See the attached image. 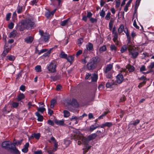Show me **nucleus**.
Segmentation results:
<instances>
[{"label":"nucleus","mask_w":154,"mask_h":154,"mask_svg":"<svg viewBox=\"0 0 154 154\" xmlns=\"http://www.w3.org/2000/svg\"><path fill=\"white\" fill-rule=\"evenodd\" d=\"M34 24L32 20L29 19H26L21 21V23L19 24L18 28L20 31H22L25 28L28 29L32 28Z\"/></svg>","instance_id":"1"},{"label":"nucleus","mask_w":154,"mask_h":154,"mask_svg":"<svg viewBox=\"0 0 154 154\" xmlns=\"http://www.w3.org/2000/svg\"><path fill=\"white\" fill-rule=\"evenodd\" d=\"M129 42L128 44V49L129 52V55L133 58H136L138 55V53L135 48Z\"/></svg>","instance_id":"2"},{"label":"nucleus","mask_w":154,"mask_h":154,"mask_svg":"<svg viewBox=\"0 0 154 154\" xmlns=\"http://www.w3.org/2000/svg\"><path fill=\"white\" fill-rule=\"evenodd\" d=\"M97 62V57L92 58L90 62L87 64V68L89 69H91L94 68L96 66Z\"/></svg>","instance_id":"3"},{"label":"nucleus","mask_w":154,"mask_h":154,"mask_svg":"<svg viewBox=\"0 0 154 154\" xmlns=\"http://www.w3.org/2000/svg\"><path fill=\"white\" fill-rule=\"evenodd\" d=\"M50 142L51 143H52L54 144V148L53 149L49 150L48 151V152L49 154H51L53 152H54L57 150L58 147V144L55 138L53 137H51V138Z\"/></svg>","instance_id":"4"},{"label":"nucleus","mask_w":154,"mask_h":154,"mask_svg":"<svg viewBox=\"0 0 154 154\" xmlns=\"http://www.w3.org/2000/svg\"><path fill=\"white\" fill-rule=\"evenodd\" d=\"M56 65L52 62L47 65V69L49 73H54L56 72Z\"/></svg>","instance_id":"5"},{"label":"nucleus","mask_w":154,"mask_h":154,"mask_svg":"<svg viewBox=\"0 0 154 154\" xmlns=\"http://www.w3.org/2000/svg\"><path fill=\"white\" fill-rule=\"evenodd\" d=\"M113 40L115 43L117 45L118 44L119 41L118 40V33L115 31V29L113 28L112 30Z\"/></svg>","instance_id":"6"},{"label":"nucleus","mask_w":154,"mask_h":154,"mask_svg":"<svg viewBox=\"0 0 154 154\" xmlns=\"http://www.w3.org/2000/svg\"><path fill=\"white\" fill-rule=\"evenodd\" d=\"M145 38L148 41H152V37L153 36H154V34L151 33L150 32H145Z\"/></svg>","instance_id":"7"},{"label":"nucleus","mask_w":154,"mask_h":154,"mask_svg":"<svg viewBox=\"0 0 154 154\" xmlns=\"http://www.w3.org/2000/svg\"><path fill=\"white\" fill-rule=\"evenodd\" d=\"M148 71L145 72V74H148L152 72H154V62H152L150 63V65L148 66Z\"/></svg>","instance_id":"8"},{"label":"nucleus","mask_w":154,"mask_h":154,"mask_svg":"<svg viewBox=\"0 0 154 154\" xmlns=\"http://www.w3.org/2000/svg\"><path fill=\"white\" fill-rule=\"evenodd\" d=\"M124 80V78L123 74H119L116 77V81L119 84L122 83Z\"/></svg>","instance_id":"9"},{"label":"nucleus","mask_w":154,"mask_h":154,"mask_svg":"<svg viewBox=\"0 0 154 154\" xmlns=\"http://www.w3.org/2000/svg\"><path fill=\"white\" fill-rule=\"evenodd\" d=\"M11 143V142L9 141H5L2 143V146L3 148L8 149L10 147V144Z\"/></svg>","instance_id":"10"},{"label":"nucleus","mask_w":154,"mask_h":154,"mask_svg":"<svg viewBox=\"0 0 154 154\" xmlns=\"http://www.w3.org/2000/svg\"><path fill=\"white\" fill-rule=\"evenodd\" d=\"M49 38V35L47 33H45L41 37L40 39V41L41 42V41L44 39V41L45 42H47Z\"/></svg>","instance_id":"11"},{"label":"nucleus","mask_w":154,"mask_h":154,"mask_svg":"<svg viewBox=\"0 0 154 154\" xmlns=\"http://www.w3.org/2000/svg\"><path fill=\"white\" fill-rule=\"evenodd\" d=\"M75 138L77 140H81L83 142H85V138L81 134H76L75 136Z\"/></svg>","instance_id":"12"},{"label":"nucleus","mask_w":154,"mask_h":154,"mask_svg":"<svg viewBox=\"0 0 154 154\" xmlns=\"http://www.w3.org/2000/svg\"><path fill=\"white\" fill-rule=\"evenodd\" d=\"M113 66L111 64L107 65L105 69L104 70V72L105 74H107L111 71L112 69Z\"/></svg>","instance_id":"13"},{"label":"nucleus","mask_w":154,"mask_h":154,"mask_svg":"<svg viewBox=\"0 0 154 154\" xmlns=\"http://www.w3.org/2000/svg\"><path fill=\"white\" fill-rule=\"evenodd\" d=\"M100 127V125L96 123L94 125H91L89 128V131L91 132L93 131L97 128Z\"/></svg>","instance_id":"14"},{"label":"nucleus","mask_w":154,"mask_h":154,"mask_svg":"<svg viewBox=\"0 0 154 154\" xmlns=\"http://www.w3.org/2000/svg\"><path fill=\"white\" fill-rule=\"evenodd\" d=\"M25 42L27 43H31L33 40V38L32 36H29L26 37L25 39Z\"/></svg>","instance_id":"15"},{"label":"nucleus","mask_w":154,"mask_h":154,"mask_svg":"<svg viewBox=\"0 0 154 154\" xmlns=\"http://www.w3.org/2000/svg\"><path fill=\"white\" fill-rule=\"evenodd\" d=\"M11 47H8L7 46H5L4 48V50L3 53H2V55L3 56H5L7 54L9 51L11 50Z\"/></svg>","instance_id":"16"},{"label":"nucleus","mask_w":154,"mask_h":154,"mask_svg":"<svg viewBox=\"0 0 154 154\" xmlns=\"http://www.w3.org/2000/svg\"><path fill=\"white\" fill-rule=\"evenodd\" d=\"M112 125V124L111 122H106L102 124L100 126L101 128H103L105 127H110Z\"/></svg>","instance_id":"17"},{"label":"nucleus","mask_w":154,"mask_h":154,"mask_svg":"<svg viewBox=\"0 0 154 154\" xmlns=\"http://www.w3.org/2000/svg\"><path fill=\"white\" fill-rule=\"evenodd\" d=\"M56 10L57 9H55L51 12H47L45 14L47 18H49L51 16H52L54 15V14Z\"/></svg>","instance_id":"18"},{"label":"nucleus","mask_w":154,"mask_h":154,"mask_svg":"<svg viewBox=\"0 0 154 154\" xmlns=\"http://www.w3.org/2000/svg\"><path fill=\"white\" fill-rule=\"evenodd\" d=\"M97 136L96 134L93 133L89 135L87 137V139L89 140H92L94 139Z\"/></svg>","instance_id":"19"},{"label":"nucleus","mask_w":154,"mask_h":154,"mask_svg":"<svg viewBox=\"0 0 154 154\" xmlns=\"http://www.w3.org/2000/svg\"><path fill=\"white\" fill-rule=\"evenodd\" d=\"M35 114L38 117L37 120L38 121L42 122L43 121V117L40 115L38 112H35Z\"/></svg>","instance_id":"20"},{"label":"nucleus","mask_w":154,"mask_h":154,"mask_svg":"<svg viewBox=\"0 0 154 154\" xmlns=\"http://www.w3.org/2000/svg\"><path fill=\"white\" fill-rule=\"evenodd\" d=\"M29 146V143H26L24 146V148L22 149L23 152L26 153L28 151V148Z\"/></svg>","instance_id":"21"},{"label":"nucleus","mask_w":154,"mask_h":154,"mask_svg":"<svg viewBox=\"0 0 154 154\" xmlns=\"http://www.w3.org/2000/svg\"><path fill=\"white\" fill-rule=\"evenodd\" d=\"M115 85V83L114 82H108L106 84V87L107 88H113Z\"/></svg>","instance_id":"22"},{"label":"nucleus","mask_w":154,"mask_h":154,"mask_svg":"<svg viewBox=\"0 0 154 154\" xmlns=\"http://www.w3.org/2000/svg\"><path fill=\"white\" fill-rule=\"evenodd\" d=\"M55 122L58 125H64V121L63 120H55Z\"/></svg>","instance_id":"23"},{"label":"nucleus","mask_w":154,"mask_h":154,"mask_svg":"<svg viewBox=\"0 0 154 154\" xmlns=\"http://www.w3.org/2000/svg\"><path fill=\"white\" fill-rule=\"evenodd\" d=\"M17 32L16 31H13L11 32L8 35L9 38H14L17 35Z\"/></svg>","instance_id":"24"},{"label":"nucleus","mask_w":154,"mask_h":154,"mask_svg":"<svg viewBox=\"0 0 154 154\" xmlns=\"http://www.w3.org/2000/svg\"><path fill=\"white\" fill-rule=\"evenodd\" d=\"M69 23V19L65 20L64 21L61 22L60 23L61 25L62 26H64L67 25Z\"/></svg>","instance_id":"25"},{"label":"nucleus","mask_w":154,"mask_h":154,"mask_svg":"<svg viewBox=\"0 0 154 154\" xmlns=\"http://www.w3.org/2000/svg\"><path fill=\"white\" fill-rule=\"evenodd\" d=\"M126 67L130 72H133L134 70V67L132 66L128 65L126 66Z\"/></svg>","instance_id":"26"},{"label":"nucleus","mask_w":154,"mask_h":154,"mask_svg":"<svg viewBox=\"0 0 154 154\" xmlns=\"http://www.w3.org/2000/svg\"><path fill=\"white\" fill-rule=\"evenodd\" d=\"M128 48V47H127V45H124L122 47L120 50V51L121 53H123L127 51Z\"/></svg>","instance_id":"27"},{"label":"nucleus","mask_w":154,"mask_h":154,"mask_svg":"<svg viewBox=\"0 0 154 154\" xmlns=\"http://www.w3.org/2000/svg\"><path fill=\"white\" fill-rule=\"evenodd\" d=\"M7 59L11 61H14L15 59V56L12 55H8L7 56Z\"/></svg>","instance_id":"28"},{"label":"nucleus","mask_w":154,"mask_h":154,"mask_svg":"<svg viewBox=\"0 0 154 154\" xmlns=\"http://www.w3.org/2000/svg\"><path fill=\"white\" fill-rule=\"evenodd\" d=\"M134 21L133 23V25L136 28L138 29L139 26L137 25V17H135V18H134Z\"/></svg>","instance_id":"29"},{"label":"nucleus","mask_w":154,"mask_h":154,"mask_svg":"<svg viewBox=\"0 0 154 154\" xmlns=\"http://www.w3.org/2000/svg\"><path fill=\"white\" fill-rule=\"evenodd\" d=\"M56 104V101L54 99L51 100V103L50 106L51 108H53Z\"/></svg>","instance_id":"30"},{"label":"nucleus","mask_w":154,"mask_h":154,"mask_svg":"<svg viewBox=\"0 0 154 154\" xmlns=\"http://www.w3.org/2000/svg\"><path fill=\"white\" fill-rule=\"evenodd\" d=\"M91 80L92 81L96 82L97 81V76L96 74H94L91 77Z\"/></svg>","instance_id":"31"},{"label":"nucleus","mask_w":154,"mask_h":154,"mask_svg":"<svg viewBox=\"0 0 154 154\" xmlns=\"http://www.w3.org/2000/svg\"><path fill=\"white\" fill-rule=\"evenodd\" d=\"M63 113H64V117H68L70 115V113L69 112L66 110H64Z\"/></svg>","instance_id":"32"},{"label":"nucleus","mask_w":154,"mask_h":154,"mask_svg":"<svg viewBox=\"0 0 154 154\" xmlns=\"http://www.w3.org/2000/svg\"><path fill=\"white\" fill-rule=\"evenodd\" d=\"M35 69L36 72H41L42 71L41 67L40 65H37L35 67Z\"/></svg>","instance_id":"33"},{"label":"nucleus","mask_w":154,"mask_h":154,"mask_svg":"<svg viewBox=\"0 0 154 154\" xmlns=\"http://www.w3.org/2000/svg\"><path fill=\"white\" fill-rule=\"evenodd\" d=\"M15 144L14 143H13L11 142V144H10V147L8 148V149H10L12 150H14L16 149Z\"/></svg>","instance_id":"34"},{"label":"nucleus","mask_w":154,"mask_h":154,"mask_svg":"<svg viewBox=\"0 0 154 154\" xmlns=\"http://www.w3.org/2000/svg\"><path fill=\"white\" fill-rule=\"evenodd\" d=\"M86 48L88 50H91L93 48V45L92 44L89 43L87 45Z\"/></svg>","instance_id":"35"},{"label":"nucleus","mask_w":154,"mask_h":154,"mask_svg":"<svg viewBox=\"0 0 154 154\" xmlns=\"http://www.w3.org/2000/svg\"><path fill=\"white\" fill-rule=\"evenodd\" d=\"M25 96L23 94H19L17 98L18 100L19 101L24 98Z\"/></svg>","instance_id":"36"},{"label":"nucleus","mask_w":154,"mask_h":154,"mask_svg":"<svg viewBox=\"0 0 154 154\" xmlns=\"http://www.w3.org/2000/svg\"><path fill=\"white\" fill-rule=\"evenodd\" d=\"M113 22L114 20L113 19H111L109 23V29L110 30L112 28Z\"/></svg>","instance_id":"37"},{"label":"nucleus","mask_w":154,"mask_h":154,"mask_svg":"<svg viewBox=\"0 0 154 154\" xmlns=\"http://www.w3.org/2000/svg\"><path fill=\"white\" fill-rule=\"evenodd\" d=\"M74 57L72 56H69L67 58V60L68 61L71 63L74 60Z\"/></svg>","instance_id":"38"},{"label":"nucleus","mask_w":154,"mask_h":154,"mask_svg":"<svg viewBox=\"0 0 154 154\" xmlns=\"http://www.w3.org/2000/svg\"><path fill=\"white\" fill-rule=\"evenodd\" d=\"M18 103L17 102H13L12 104V106L15 108H17L19 106Z\"/></svg>","instance_id":"39"},{"label":"nucleus","mask_w":154,"mask_h":154,"mask_svg":"<svg viewBox=\"0 0 154 154\" xmlns=\"http://www.w3.org/2000/svg\"><path fill=\"white\" fill-rule=\"evenodd\" d=\"M124 28V26L123 25H121L118 29V31L119 33H121L123 31Z\"/></svg>","instance_id":"40"},{"label":"nucleus","mask_w":154,"mask_h":154,"mask_svg":"<svg viewBox=\"0 0 154 154\" xmlns=\"http://www.w3.org/2000/svg\"><path fill=\"white\" fill-rule=\"evenodd\" d=\"M139 122V120H136L134 121L131 122L130 124V125H136L138 124Z\"/></svg>","instance_id":"41"},{"label":"nucleus","mask_w":154,"mask_h":154,"mask_svg":"<svg viewBox=\"0 0 154 154\" xmlns=\"http://www.w3.org/2000/svg\"><path fill=\"white\" fill-rule=\"evenodd\" d=\"M106 50V48L105 46H103L101 47L99 49V51L100 53H102L105 51Z\"/></svg>","instance_id":"42"},{"label":"nucleus","mask_w":154,"mask_h":154,"mask_svg":"<svg viewBox=\"0 0 154 154\" xmlns=\"http://www.w3.org/2000/svg\"><path fill=\"white\" fill-rule=\"evenodd\" d=\"M34 137L36 139H39L40 137V134L39 133H37L36 134H34L32 135L31 136V137Z\"/></svg>","instance_id":"43"},{"label":"nucleus","mask_w":154,"mask_h":154,"mask_svg":"<svg viewBox=\"0 0 154 154\" xmlns=\"http://www.w3.org/2000/svg\"><path fill=\"white\" fill-rule=\"evenodd\" d=\"M60 56V57L63 58H66L67 57V55L65 54L64 52H61Z\"/></svg>","instance_id":"44"},{"label":"nucleus","mask_w":154,"mask_h":154,"mask_svg":"<svg viewBox=\"0 0 154 154\" xmlns=\"http://www.w3.org/2000/svg\"><path fill=\"white\" fill-rule=\"evenodd\" d=\"M120 0H117L116 2V7L118 8L120 6Z\"/></svg>","instance_id":"45"},{"label":"nucleus","mask_w":154,"mask_h":154,"mask_svg":"<svg viewBox=\"0 0 154 154\" xmlns=\"http://www.w3.org/2000/svg\"><path fill=\"white\" fill-rule=\"evenodd\" d=\"M83 42V39L82 38H80L77 41V44L79 46H80Z\"/></svg>","instance_id":"46"},{"label":"nucleus","mask_w":154,"mask_h":154,"mask_svg":"<svg viewBox=\"0 0 154 154\" xmlns=\"http://www.w3.org/2000/svg\"><path fill=\"white\" fill-rule=\"evenodd\" d=\"M124 32L126 34V35L128 39L129 40L130 37L129 36V34L128 33V30L127 29H126V30H124Z\"/></svg>","instance_id":"47"},{"label":"nucleus","mask_w":154,"mask_h":154,"mask_svg":"<svg viewBox=\"0 0 154 154\" xmlns=\"http://www.w3.org/2000/svg\"><path fill=\"white\" fill-rule=\"evenodd\" d=\"M137 7H136V6H135V9H134V15L133 17V18L132 19L133 20L134 19V17H137V14H136V12H137Z\"/></svg>","instance_id":"48"},{"label":"nucleus","mask_w":154,"mask_h":154,"mask_svg":"<svg viewBox=\"0 0 154 154\" xmlns=\"http://www.w3.org/2000/svg\"><path fill=\"white\" fill-rule=\"evenodd\" d=\"M45 110V109L44 107H39L38 109V112H40L42 113Z\"/></svg>","instance_id":"49"},{"label":"nucleus","mask_w":154,"mask_h":154,"mask_svg":"<svg viewBox=\"0 0 154 154\" xmlns=\"http://www.w3.org/2000/svg\"><path fill=\"white\" fill-rule=\"evenodd\" d=\"M110 15L111 13L110 12H108L107 15H106L105 17V19L106 20H109L110 18Z\"/></svg>","instance_id":"50"},{"label":"nucleus","mask_w":154,"mask_h":154,"mask_svg":"<svg viewBox=\"0 0 154 154\" xmlns=\"http://www.w3.org/2000/svg\"><path fill=\"white\" fill-rule=\"evenodd\" d=\"M73 119H75L77 122V120H78V118L75 116H72L70 119V120L72 121Z\"/></svg>","instance_id":"51"},{"label":"nucleus","mask_w":154,"mask_h":154,"mask_svg":"<svg viewBox=\"0 0 154 154\" xmlns=\"http://www.w3.org/2000/svg\"><path fill=\"white\" fill-rule=\"evenodd\" d=\"M105 15V11L103 10H102L100 13V16H101L102 17H104Z\"/></svg>","instance_id":"52"},{"label":"nucleus","mask_w":154,"mask_h":154,"mask_svg":"<svg viewBox=\"0 0 154 154\" xmlns=\"http://www.w3.org/2000/svg\"><path fill=\"white\" fill-rule=\"evenodd\" d=\"M126 100L125 96L123 95L121 97L120 99V102H123L125 101Z\"/></svg>","instance_id":"53"},{"label":"nucleus","mask_w":154,"mask_h":154,"mask_svg":"<svg viewBox=\"0 0 154 154\" xmlns=\"http://www.w3.org/2000/svg\"><path fill=\"white\" fill-rule=\"evenodd\" d=\"M14 23H11L9 24L8 27L9 29H12L14 26Z\"/></svg>","instance_id":"54"},{"label":"nucleus","mask_w":154,"mask_h":154,"mask_svg":"<svg viewBox=\"0 0 154 154\" xmlns=\"http://www.w3.org/2000/svg\"><path fill=\"white\" fill-rule=\"evenodd\" d=\"M22 141V140L20 141H17L14 142V143L16 145H20L21 144Z\"/></svg>","instance_id":"55"},{"label":"nucleus","mask_w":154,"mask_h":154,"mask_svg":"<svg viewBox=\"0 0 154 154\" xmlns=\"http://www.w3.org/2000/svg\"><path fill=\"white\" fill-rule=\"evenodd\" d=\"M11 14L10 13L7 14L6 15V20L8 21L9 20L11 17Z\"/></svg>","instance_id":"56"},{"label":"nucleus","mask_w":154,"mask_h":154,"mask_svg":"<svg viewBox=\"0 0 154 154\" xmlns=\"http://www.w3.org/2000/svg\"><path fill=\"white\" fill-rule=\"evenodd\" d=\"M17 12L18 14H20L21 12L22 11V7H19L17 8Z\"/></svg>","instance_id":"57"},{"label":"nucleus","mask_w":154,"mask_h":154,"mask_svg":"<svg viewBox=\"0 0 154 154\" xmlns=\"http://www.w3.org/2000/svg\"><path fill=\"white\" fill-rule=\"evenodd\" d=\"M107 112H105L103 114H102L101 116H100L98 118L99 119H103V117L105 116L107 114Z\"/></svg>","instance_id":"58"},{"label":"nucleus","mask_w":154,"mask_h":154,"mask_svg":"<svg viewBox=\"0 0 154 154\" xmlns=\"http://www.w3.org/2000/svg\"><path fill=\"white\" fill-rule=\"evenodd\" d=\"M110 48L111 50L116 51V47L114 45H111L110 46Z\"/></svg>","instance_id":"59"},{"label":"nucleus","mask_w":154,"mask_h":154,"mask_svg":"<svg viewBox=\"0 0 154 154\" xmlns=\"http://www.w3.org/2000/svg\"><path fill=\"white\" fill-rule=\"evenodd\" d=\"M32 5H37V1L36 0H33L32 1Z\"/></svg>","instance_id":"60"},{"label":"nucleus","mask_w":154,"mask_h":154,"mask_svg":"<svg viewBox=\"0 0 154 154\" xmlns=\"http://www.w3.org/2000/svg\"><path fill=\"white\" fill-rule=\"evenodd\" d=\"M141 0H137L135 2L136 7H138Z\"/></svg>","instance_id":"61"},{"label":"nucleus","mask_w":154,"mask_h":154,"mask_svg":"<svg viewBox=\"0 0 154 154\" xmlns=\"http://www.w3.org/2000/svg\"><path fill=\"white\" fill-rule=\"evenodd\" d=\"M82 53V51L81 50H79L76 53V56H78Z\"/></svg>","instance_id":"62"},{"label":"nucleus","mask_w":154,"mask_h":154,"mask_svg":"<svg viewBox=\"0 0 154 154\" xmlns=\"http://www.w3.org/2000/svg\"><path fill=\"white\" fill-rule=\"evenodd\" d=\"M61 87L62 86L60 85H57L56 87V90L57 91H59L61 89Z\"/></svg>","instance_id":"63"},{"label":"nucleus","mask_w":154,"mask_h":154,"mask_svg":"<svg viewBox=\"0 0 154 154\" xmlns=\"http://www.w3.org/2000/svg\"><path fill=\"white\" fill-rule=\"evenodd\" d=\"M34 154H42V152L41 150H39L35 151Z\"/></svg>","instance_id":"64"}]
</instances>
